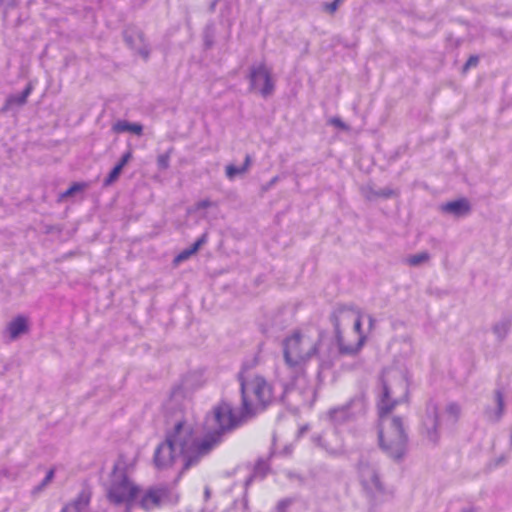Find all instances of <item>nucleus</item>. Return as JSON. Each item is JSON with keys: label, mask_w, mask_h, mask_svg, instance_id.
<instances>
[{"label": "nucleus", "mask_w": 512, "mask_h": 512, "mask_svg": "<svg viewBox=\"0 0 512 512\" xmlns=\"http://www.w3.org/2000/svg\"><path fill=\"white\" fill-rule=\"evenodd\" d=\"M206 450L197 442L193 416L185 414L175 422L165 441L156 447L152 463L160 473L181 472L195 463Z\"/></svg>", "instance_id": "1"}, {"label": "nucleus", "mask_w": 512, "mask_h": 512, "mask_svg": "<svg viewBox=\"0 0 512 512\" xmlns=\"http://www.w3.org/2000/svg\"><path fill=\"white\" fill-rule=\"evenodd\" d=\"M137 462L135 454H121L116 460L106 482L108 500L117 507L129 510L140 494L139 486L131 477Z\"/></svg>", "instance_id": "2"}, {"label": "nucleus", "mask_w": 512, "mask_h": 512, "mask_svg": "<svg viewBox=\"0 0 512 512\" xmlns=\"http://www.w3.org/2000/svg\"><path fill=\"white\" fill-rule=\"evenodd\" d=\"M408 394V381L406 376L397 370L386 371L381 380L380 387V413H387L396 404L406 399Z\"/></svg>", "instance_id": "3"}, {"label": "nucleus", "mask_w": 512, "mask_h": 512, "mask_svg": "<svg viewBox=\"0 0 512 512\" xmlns=\"http://www.w3.org/2000/svg\"><path fill=\"white\" fill-rule=\"evenodd\" d=\"M273 397V388L264 377L251 375L243 380L242 398L247 412L263 409L272 402Z\"/></svg>", "instance_id": "4"}, {"label": "nucleus", "mask_w": 512, "mask_h": 512, "mask_svg": "<svg viewBox=\"0 0 512 512\" xmlns=\"http://www.w3.org/2000/svg\"><path fill=\"white\" fill-rule=\"evenodd\" d=\"M316 351V341L305 333H293L284 341L285 361L291 367L301 366Z\"/></svg>", "instance_id": "5"}, {"label": "nucleus", "mask_w": 512, "mask_h": 512, "mask_svg": "<svg viewBox=\"0 0 512 512\" xmlns=\"http://www.w3.org/2000/svg\"><path fill=\"white\" fill-rule=\"evenodd\" d=\"M380 413V432L379 439L381 446L393 456H399L403 452L406 444V437L397 418L385 416Z\"/></svg>", "instance_id": "6"}, {"label": "nucleus", "mask_w": 512, "mask_h": 512, "mask_svg": "<svg viewBox=\"0 0 512 512\" xmlns=\"http://www.w3.org/2000/svg\"><path fill=\"white\" fill-rule=\"evenodd\" d=\"M236 423L232 407L227 402L219 403L208 416L206 424L209 432L219 435L223 431L232 428Z\"/></svg>", "instance_id": "7"}, {"label": "nucleus", "mask_w": 512, "mask_h": 512, "mask_svg": "<svg viewBox=\"0 0 512 512\" xmlns=\"http://www.w3.org/2000/svg\"><path fill=\"white\" fill-rule=\"evenodd\" d=\"M352 318L353 328L348 335L340 332L337 334V342L340 349L347 353L358 351L365 339V336L361 331V317L359 315H353Z\"/></svg>", "instance_id": "8"}, {"label": "nucleus", "mask_w": 512, "mask_h": 512, "mask_svg": "<svg viewBox=\"0 0 512 512\" xmlns=\"http://www.w3.org/2000/svg\"><path fill=\"white\" fill-rule=\"evenodd\" d=\"M252 89L262 95H267L273 90V82L268 69L260 64L252 68L250 73Z\"/></svg>", "instance_id": "9"}, {"label": "nucleus", "mask_w": 512, "mask_h": 512, "mask_svg": "<svg viewBox=\"0 0 512 512\" xmlns=\"http://www.w3.org/2000/svg\"><path fill=\"white\" fill-rule=\"evenodd\" d=\"M29 329L28 318L18 316L14 318L6 327L5 333L10 340H15L23 334L27 333Z\"/></svg>", "instance_id": "10"}, {"label": "nucleus", "mask_w": 512, "mask_h": 512, "mask_svg": "<svg viewBox=\"0 0 512 512\" xmlns=\"http://www.w3.org/2000/svg\"><path fill=\"white\" fill-rule=\"evenodd\" d=\"M163 502V494L158 490L148 491L141 498V506L146 510L158 507Z\"/></svg>", "instance_id": "11"}, {"label": "nucleus", "mask_w": 512, "mask_h": 512, "mask_svg": "<svg viewBox=\"0 0 512 512\" xmlns=\"http://www.w3.org/2000/svg\"><path fill=\"white\" fill-rule=\"evenodd\" d=\"M469 209V204L465 200L453 201L443 206L444 211L455 216H462L466 214L469 211Z\"/></svg>", "instance_id": "12"}, {"label": "nucleus", "mask_w": 512, "mask_h": 512, "mask_svg": "<svg viewBox=\"0 0 512 512\" xmlns=\"http://www.w3.org/2000/svg\"><path fill=\"white\" fill-rule=\"evenodd\" d=\"M361 478L367 489L375 491L379 489L380 484L373 469L366 468L361 472Z\"/></svg>", "instance_id": "13"}, {"label": "nucleus", "mask_w": 512, "mask_h": 512, "mask_svg": "<svg viewBox=\"0 0 512 512\" xmlns=\"http://www.w3.org/2000/svg\"><path fill=\"white\" fill-rule=\"evenodd\" d=\"M113 130L117 133L131 132L136 135L142 134V126L137 123H128L125 121H119L113 126Z\"/></svg>", "instance_id": "14"}, {"label": "nucleus", "mask_w": 512, "mask_h": 512, "mask_svg": "<svg viewBox=\"0 0 512 512\" xmlns=\"http://www.w3.org/2000/svg\"><path fill=\"white\" fill-rule=\"evenodd\" d=\"M131 158V153H126L119 164H117L113 170L110 172L109 176L107 177V179L105 180V185L108 186L110 184H112L120 175L123 167L128 163V161L130 160Z\"/></svg>", "instance_id": "15"}, {"label": "nucleus", "mask_w": 512, "mask_h": 512, "mask_svg": "<svg viewBox=\"0 0 512 512\" xmlns=\"http://www.w3.org/2000/svg\"><path fill=\"white\" fill-rule=\"evenodd\" d=\"M203 239H199L196 243H194V245L192 246V248L188 249V250H185L183 252H181L176 258H175V262L179 263L181 261H184L186 259H188L191 255H193L194 253L197 252V250L200 248V246L202 245L203 243Z\"/></svg>", "instance_id": "16"}, {"label": "nucleus", "mask_w": 512, "mask_h": 512, "mask_svg": "<svg viewBox=\"0 0 512 512\" xmlns=\"http://www.w3.org/2000/svg\"><path fill=\"white\" fill-rule=\"evenodd\" d=\"M249 166V158H246L245 165L243 167H236L234 165H228L226 167V174L229 178H234L235 176L246 172Z\"/></svg>", "instance_id": "17"}, {"label": "nucleus", "mask_w": 512, "mask_h": 512, "mask_svg": "<svg viewBox=\"0 0 512 512\" xmlns=\"http://www.w3.org/2000/svg\"><path fill=\"white\" fill-rule=\"evenodd\" d=\"M63 512H87L85 504H69L65 507Z\"/></svg>", "instance_id": "18"}, {"label": "nucleus", "mask_w": 512, "mask_h": 512, "mask_svg": "<svg viewBox=\"0 0 512 512\" xmlns=\"http://www.w3.org/2000/svg\"><path fill=\"white\" fill-rule=\"evenodd\" d=\"M85 188L84 184L76 183L73 184L64 194L63 196L72 195L75 192L82 191Z\"/></svg>", "instance_id": "19"}, {"label": "nucleus", "mask_w": 512, "mask_h": 512, "mask_svg": "<svg viewBox=\"0 0 512 512\" xmlns=\"http://www.w3.org/2000/svg\"><path fill=\"white\" fill-rule=\"evenodd\" d=\"M54 477V470L53 469H50L48 472H47V475H46V481L49 482L53 479Z\"/></svg>", "instance_id": "20"}, {"label": "nucleus", "mask_w": 512, "mask_h": 512, "mask_svg": "<svg viewBox=\"0 0 512 512\" xmlns=\"http://www.w3.org/2000/svg\"><path fill=\"white\" fill-rule=\"evenodd\" d=\"M476 62H477V59H473V58H471V59L468 61L467 65H468V66H470V65H475V64H476Z\"/></svg>", "instance_id": "21"}, {"label": "nucleus", "mask_w": 512, "mask_h": 512, "mask_svg": "<svg viewBox=\"0 0 512 512\" xmlns=\"http://www.w3.org/2000/svg\"><path fill=\"white\" fill-rule=\"evenodd\" d=\"M420 260H421V259H415V258H413V259H411V262H412L413 264H416V263L420 262Z\"/></svg>", "instance_id": "22"}, {"label": "nucleus", "mask_w": 512, "mask_h": 512, "mask_svg": "<svg viewBox=\"0 0 512 512\" xmlns=\"http://www.w3.org/2000/svg\"><path fill=\"white\" fill-rule=\"evenodd\" d=\"M336 9V3H334L331 7V11H334Z\"/></svg>", "instance_id": "23"}]
</instances>
